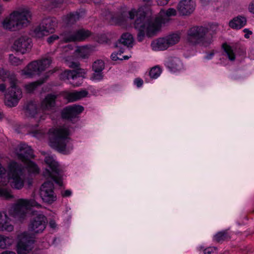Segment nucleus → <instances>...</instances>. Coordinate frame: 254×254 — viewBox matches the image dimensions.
Wrapping results in <instances>:
<instances>
[{"label": "nucleus", "mask_w": 254, "mask_h": 254, "mask_svg": "<svg viewBox=\"0 0 254 254\" xmlns=\"http://www.w3.org/2000/svg\"><path fill=\"white\" fill-rule=\"evenodd\" d=\"M176 14L177 11L173 8H168L166 10H161L159 16L154 19L147 16L142 7L137 10L132 9L128 11L130 19L136 17L134 25L135 29L138 31L137 39L140 42L146 36L151 37L155 36L160 30L162 24L168 22L170 17Z\"/></svg>", "instance_id": "obj_1"}, {"label": "nucleus", "mask_w": 254, "mask_h": 254, "mask_svg": "<svg viewBox=\"0 0 254 254\" xmlns=\"http://www.w3.org/2000/svg\"><path fill=\"white\" fill-rule=\"evenodd\" d=\"M8 172L0 162V187L6 186L8 183L13 189H21L26 182L24 169L15 161H11L8 166Z\"/></svg>", "instance_id": "obj_2"}, {"label": "nucleus", "mask_w": 254, "mask_h": 254, "mask_svg": "<svg viewBox=\"0 0 254 254\" xmlns=\"http://www.w3.org/2000/svg\"><path fill=\"white\" fill-rule=\"evenodd\" d=\"M69 134V128L65 126L50 128L48 132L49 145L61 153H68L72 149Z\"/></svg>", "instance_id": "obj_3"}, {"label": "nucleus", "mask_w": 254, "mask_h": 254, "mask_svg": "<svg viewBox=\"0 0 254 254\" xmlns=\"http://www.w3.org/2000/svg\"><path fill=\"white\" fill-rule=\"evenodd\" d=\"M31 17V12L27 8H20L6 16L1 21V26L10 31L19 30L30 24Z\"/></svg>", "instance_id": "obj_4"}, {"label": "nucleus", "mask_w": 254, "mask_h": 254, "mask_svg": "<svg viewBox=\"0 0 254 254\" xmlns=\"http://www.w3.org/2000/svg\"><path fill=\"white\" fill-rule=\"evenodd\" d=\"M56 98L55 95H48L41 102L38 108L34 103H28L26 108V115L34 118L36 122L45 120L49 112L53 111Z\"/></svg>", "instance_id": "obj_5"}, {"label": "nucleus", "mask_w": 254, "mask_h": 254, "mask_svg": "<svg viewBox=\"0 0 254 254\" xmlns=\"http://www.w3.org/2000/svg\"><path fill=\"white\" fill-rule=\"evenodd\" d=\"M0 79L5 81L8 80L10 87L5 94V104L8 107L16 106L22 97L21 90L16 86L17 80L15 74L0 68Z\"/></svg>", "instance_id": "obj_6"}, {"label": "nucleus", "mask_w": 254, "mask_h": 254, "mask_svg": "<svg viewBox=\"0 0 254 254\" xmlns=\"http://www.w3.org/2000/svg\"><path fill=\"white\" fill-rule=\"evenodd\" d=\"M32 207L42 206L34 199H19L8 208V213L16 220L22 222L26 219L28 210Z\"/></svg>", "instance_id": "obj_7"}, {"label": "nucleus", "mask_w": 254, "mask_h": 254, "mask_svg": "<svg viewBox=\"0 0 254 254\" xmlns=\"http://www.w3.org/2000/svg\"><path fill=\"white\" fill-rule=\"evenodd\" d=\"M18 159L27 167L28 171L32 173H39L37 166L30 159L34 157L33 150L30 146L25 144H20L13 152Z\"/></svg>", "instance_id": "obj_8"}, {"label": "nucleus", "mask_w": 254, "mask_h": 254, "mask_svg": "<svg viewBox=\"0 0 254 254\" xmlns=\"http://www.w3.org/2000/svg\"><path fill=\"white\" fill-rule=\"evenodd\" d=\"M208 29L202 26H194L188 31L187 40L191 45L201 44L206 46L211 42V40H206Z\"/></svg>", "instance_id": "obj_9"}, {"label": "nucleus", "mask_w": 254, "mask_h": 254, "mask_svg": "<svg viewBox=\"0 0 254 254\" xmlns=\"http://www.w3.org/2000/svg\"><path fill=\"white\" fill-rule=\"evenodd\" d=\"M45 162L48 165L49 169H46L43 174L47 179L55 182L60 186H62V176L60 173L59 164L54 159L53 156L49 154H47Z\"/></svg>", "instance_id": "obj_10"}, {"label": "nucleus", "mask_w": 254, "mask_h": 254, "mask_svg": "<svg viewBox=\"0 0 254 254\" xmlns=\"http://www.w3.org/2000/svg\"><path fill=\"white\" fill-rule=\"evenodd\" d=\"M52 63L51 58L44 59L32 62L21 71V75L26 77H31L39 74L49 67Z\"/></svg>", "instance_id": "obj_11"}, {"label": "nucleus", "mask_w": 254, "mask_h": 254, "mask_svg": "<svg viewBox=\"0 0 254 254\" xmlns=\"http://www.w3.org/2000/svg\"><path fill=\"white\" fill-rule=\"evenodd\" d=\"M34 241L28 232H23L17 236L16 251L18 254H27L33 248Z\"/></svg>", "instance_id": "obj_12"}, {"label": "nucleus", "mask_w": 254, "mask_h": 254, "mask_svg": "<svg viewBox=\"0 0 254 254\" xmlns=\"http://www.w3.org/2000/svg\"><path fill=\"white\" fill-rule=\"evenodd\" d=\"M33 215L34 216L29 224L28 230L33 234L42 233L46 228L47 218L42 214H35L33 212Z\"/></svg>", "instance_id": "obj_13"}, {"label": "nucleus", "mask_w": 254, "mask_h": 254, "mask_svg": "<svg viewBox=\"0 0 254 254\" xmlns=\"http://www.w3.org/2000/svg\"><path fill=\"white\" fill-rule=\"evenodd\" d=\"M40 196L45 202L51 204L57 199L54 191V185L51 181L44 183L40 188Z\"/></svg>", "instance_id": "obj_14"}, {"label": "nucleus", "mask_w": 254, "mask_h": 254, "mask_svg": "<svg viewBox=\"0 0 254 254\" xmlns=\"http://www.w3.org/2000/svg\"><path fill=\"white\" fill-rule=\"evenodd\" d=\"M91 34L88 30L80 29L76 32H65L61 35V39L65 42L82 41Z\"/></svg>", "instance_id": "obj_15"}, {"label": "nucleus", "mask_w": 254, "mask_h": 254, "mask_svg": "<svg viewBox=\"0 0 254 254\" xmlns=\"http://www.w3.org/2000/svg\"><path fill=\"white\" fill-rule=\"evenodd\" d=\"M31 40L28 37L21 36L14 41L12 48L24 54L31 49Z\"/></svg>", "instance_id": "obj_16"}, {"label": "nucleus", "mask_w": 254, "mask_h": 254, "mask_svg": "<svg viewBox=\"0 0 254 254\" xmlns=\"http://www.w3.org/2000/svg\"><path fill=\"white\" fill-rule=\"evenodd\" d=\"M195 6L194 0H181L178 5V10L182 15H187L194 11Z\"/></svg>", "instance_id": "obj_17"}, {"label": "nucleus", "mask_w": 254, "mask_h": 254, "mask_svg": "<svg viewBox=\"0 0 254 254\" xmlns=\"http://www.w3.org/2000/svg\"><path fill=\"white\" fill-rule=\"evenodd\" d=\"M14 226L11 223V219L6 212L0 211V231L12 232Z\"/></svg>", "instance_id": "obj_18"}, {"label": "nucleus", "mask_w": 254, "mask_h": 254, "mask_svg": "<svg viewBox=\"0 0 254 254\" xmlns=\"http://www.w3.org/2000/svg\"><path fill=\"white\" fill-rule=\"evenodd\" d=\"M83 109V107L80 105L67 107L62 112V117L64 119L70 120L81 113Z\"/></svg>", "instance_id": "obj_19"}, {"label": "nucleus", "mask_w": 254, "mask_h": 254, "mask_svg": "<svg viewBox=\"0 0 254 254\" xmlns=\"http://www.w3.org/2000/svg\"><path fill=\"white\" fill-rule=\"evenodd\" d=\"M88 95V92L85 90L73 92L66 91L64 93V98L68 102H74L85 97Z\"/></svg>", "instance_id": "obj_20"}, {"label": "nucleus", "mask_w": 254, "mask_h": 254, "mask_svg": "<svg viewBox=\"0 0 254 254\" xmlns=\"http://www.w3.org/2000/svg\"><path fill=\"white\" fill-rule=\"evenodd\" d=\"M151 47L154 51H164L169 48L164 37L153 40Z\"/></svg>", "instance_id": "obj_21"}, {"label": "nucleus", "mask_w": 254, "mask_h": 254, "mask_svg": "<svg viewBox=\"0 0 254 254\" xmlns=\"http://www.w3.org/2000/svg\"><path fill=\"white\" fill-rule=\"evenodd\" d=\"M57 20L54 18H48L43 19L41 25L44 27L49 34L53 33L57 26Z\"/></svg>", "instance_id": "obj_22"}, {"label": "nucleus", "mask_w": 254, "mask_h": 254, "mask_svg": "<svg viewBox=\"0 0 254 254\" xmlns=\"http://www.w3.org/2000/svg\"><path fill=\"white\" fill-rule=\"evenodd\" d=\"M75 75V80L74 81H70V83L74 86H79L81 83L82 79L85 78L86 71L82 68H77L76 70H72Z\"/></svg>", "instance_id": "obj_23"}, {"label": "nucleus", "mask_w": 254, "mask_h": 254, "mask_svg": "<svg viewBox=\"0 0 254 254\" xmlns=\"http://www.w3.org/2000/svg\"><path fill=\"white\" fill-rule=\"evenodd\" d=\"M166 65L173 72L179 71L183 67L181 61L177 58H171L169 59L166 63Z\"/></svg>", "instance_id": "obj_24"}, {"label": "nucleus", "mask_w": 254, "mask_h": 254, "mask_svg": "<svg viewBox=\"0 0 254 254\" xmlns=\"http://www.w3.org/2000/svg\"><path fill=\"white\" fill-rule=\"evenodd\" d=\"M247 22L245 17L238 16L229 22V26L233 29H238L244 26Z\"/></svg>", "instance_id": "obj_25"}, {"label": "nucleus", "mask_w": 254, "mask_h": 254, "mask_svg": "<svg viewBox=\"0 0 254 254\" xmlns=\"http://www.w3.org/2000/svg\"><path fill=\"white\" fill-rule=\"evenodd\" d=\"M14 243L12 237L0 234V249H5L10 247Z\"/></svg>", "instance_id": "obj_26"}, {"label": "nucleus", "mask_w": 254, "mask_h": 254, "mask_svg": "<svg viewBox=\"0 0 254 254\" xmlns=\"http://www.w3.org/2000/svg\"><path fill=\"white\" fill-rule=\"evenodd\" d=\"M164 37L169 48L178 43L181 39L180 34L178 33H173Z\"/></svg>", "instance_id": "obj_27"}, {"label": "nucleus", "mask_w": 254, "mask_h": 254, "mask_svg": "<svg viewBox=\"0 0 254 254\" xmlns=\"http://www.w3.org/2000/svg\"><path fill=\"white\" fill-rule=\"evenodd\" d=\"M32 35L37 38H42L49 35L41 24L35 27L33 31Z\"/></svg>", "instance_id": "obj_28"}, {"label": "nucleus", "mask_w": 254, "mask_h": 254, "mask_svg": "<svg viewBox=\"0 0 254 254\" xmlns=\"http://www.w3.org/2000/svg\"><path fill=\"white\" fill-rule=\"evenodd\" d=\"M78 56L82 58H87L91 53V49L87 46L78 47L75 50Z\"/></svg>", "instance_id": "obj_29"}, {"label": "nucleus", "mask_w": 254, "mask_h": 254, "mask_svg": "<svg viewBox=\"0 0 254 254\" xmlns=\"http://www.w3.org/2000/svg\"><path fill=\"white\" fill-rule=\"evenodd\" d=\"M80 17L81 15L78 12L70 13L64 18V21L66 24H72L78 20Z\"/></svg>", "instance_id": "obj_30"}, {"label": "nucleus", "mask_w": 254, "mask_h": 254, "mask_svg": "<svg viewBox=\"0 0 254 254\" xmlns=\"http://www.w3.org/2000/svg\"><path fill=\"white\" fill-rule=\"evenodd\" d=\"M133 41L132 36L129 33H125L122 35L121 39H120V42L125 46L129 47L131 46Z\"/></svg>", "instance_id": "obj_31"}, {"label": "nucleus", "mask_w": 254, "mask_h": 254, "mask_svg": "<svg viewBox=\"0 0 254 254\" xmlns=\"http://www.w3.org/2000/svg\"><path fill=\"white\" fill-rule=\"evenodd\" d=\"M60 78L63 80H71V81H74L75 80V75L72 70H65L61 73Z\"/></svg>", "instance_id": "obj_32"}, {"label": "nucleus", "mask_w": 254, "mask_h": 254, "mask_svg": "<svg viewBox=\"0 0 254 254\" xmlns=\"http://www.w3.org/2000/svg\"><path fill=\"white\" fill-rule=\"evenodd\" d=\"M111 23L112 24L122 25L125 21H126L127 18L125 14H122L121 15L111 16Z\"/></svg>", "instance_id": "obj_33"}, {"label": "nucleus", "mask_w": 254, "mask_h": 254, "mask_svg": "<svg viewBox=\"0 0 254 254\" xmlns=\"http://www.w3.org/2000/svg\"><path fill=\"white\" fill-rule=\"evenodd\" d=\"M44 81H35L26 84L24 86L25 91L28 93H31L34 91L38 86L43 83Z\"/></svg>", "instance_id": "obj_34"}, {"label": "nucleus", "mask_w": 254, "mask_h": 254, "mask_svg": "<svg viewBox=\"0 0 254 254\" xmlns=\"http://www.w3.org/2000/svg\"><path fill=\"white\" fill-rule=\"evenodd\" d=\"M0 197L4 199H10L13 197L10 190L0 187Z\"/></svg>", "instance_id": "obj_35"}, {"label": "nucleus", "mask_w": 254, "mask_h": 254, "mask_svg": "<svg viewBox=\"0 0 254 254\" xmlns=\"http://www.w3.org/2000/svg\"><path fill=\"white\" fill-rule=\"evenodd\" d=\"M223 47L229 59L234 61L235 59V55L232 47L226 44H224Z\"/></svg>", "instance_id": "obj_36"}, {"label": "nucleus", "mask_w": 254, "mask_h": 254, "mask_svg": "<svg viewBox=\"0 0 254 254\" xmlns=\"http://www.w3.org/2000/svg\"><path fill=\"white\" fill-rule=\"evenodd\" d=\"M161 72V68L159 66H155L150 69L149 76L151 78L156 79L160 75Z\"/></svg>", "instance_id": "obj_37"}, {"label": "nucleus", "mask_w": 254, "mask_h": 254, "mask_svg": "<svg viewBox=\"0 0 254 254\" xmlns=\"http://www.w3.org/2000/svg\"><path fill=\"white\" fill-rule=\"evenodd\" d=\"M105 64L104 62L101 60H98L93 64L92 68L94 71H101L104 69Z\"/></svg>", "instance_id": "obj_38"}, {"label": "nucleus", "mask_w": 254, "mask_h": 254, "mask_svg": "<svg viewBox=\"0 0 254 254\" xmlns=\"http://www.w3.org/2000/svg\"><path fill=\"white\" fill-rule=\"evenodd\" d=\"M228 235L226 231H221L217 233L214 236V240L219 242L227 239Z\"/></svg>", "instance_id": "obj_39"}, {"label": "nucleus", "mask_w": 254, "mask_h": 254, "mask_svg": "<svg viewBox=\"0 0 254 254\" xmlns=\"http://www.w3.org/2000/svg\"><path fill=\"white\" fill-rule=\"evenodd\" d=\"M9 62L11 64L15 66L20 65L22 63V60L19 59L12 54L9 56Z\"/></svg>", "instance_id": "obj_40"}, {"label": "nucleus", "mask_w": 254, "mask_h": 254, "mask_svg": "<svg viewBox=\"0 0 254 254\" xmlns=\"http://www.w3.org/2000/svg\"><path fill=\"white\" fill-rule=\"evenodd\" d=\"M94 72L93 74L91 79L93 81H99L103 78V75L102 71H94Z\"/></svg>", "instance_id": "obj_41"}, {"label": "nucleus", "mask_w": 254, "mask_h": 254, "mask_svg": "<svg viewBox=\"0 0 254 254\" xmlns=\"http://www.w3.org/2000/svg\"><path fill=\"white\" fill-rule=\"evenodd\" d=\"M198 249L199 251H203L204 254H212L216 250V249L214 247H208L204 249V247L202 246H199L198 248Z\"/></svg>", "instance_id": "obj_42"}, {"label": "nucleus", "mask_w": 254, "mask_h": 254, "mask_svg": "<svg viewBox=\"0 0 254 254\" xmlns=\"http://www.w3.org/2000/svg\"><path fill=\"white\" fill-rule=\"evenodd\" d=\"M124 52L123 51H120V53H114L111 56V59L112 60L116 61L117 60H123V59L121 58V54Z\"/></svg>", "instance_id": "obj_43"}, {"label": "nucleus", "mask_w": 254, "mask_h": 254, "mask_svg": "<svg viewBox=\"0 0 254 254\" xmlns=\"http://www.w3.org/2000/svg\"><path fill=\"white\" fill-rule=\"evenodd\" d=\"M32 135L37 138H40L44 134V132L41 130H37L31 132Z\"/></svg>", "instance_id": "obj_44"}, {"label": "nucleus", "mask_w": 254, "mask_h": 254, "mask_svg": "<svg viewBox=\"0 0 254 254\" xmlns=\"http://www.w3.org/2000/svg\"><path fill=\"white\" fill-rule=\"evenodd\" d=\"M58 39H59L58 36H57L56 35H53L50 36L47 39V42L49 44H51V43H53L55 41L58 40Z\"/></svg>", "instance_id": "obj_45"}, {"label": "nucleus", "mask_w": 254, "mask_h": 254, "mask_svg": "<svg viewBox=\"0 0 254 254\" xmlns=\"http://www.w3.org/2000/svg\"><path fill=\"white\" fill-rule=\"evenodd\" d=\"M143 80L140 78H136L134 80V84L138 87H141L143 84Z\"/></svg>", "instance_id": "obj_46"}, {"label": "nucleus", "mask_w": 254, "mask_h": 254, "mask_svg": "<svg viewBox=\"0 0 254 254\" xmlns=\"http://www.w3.org/2000/svg\"><path fill=\"white\" fill-rule=\"evenodd\" d=\"M170 0H156V2L159 5H166Z\"/></svg>", "instance_id": "obj_47"}, {"label": "nucleus", "mask_w": 254, "mask_h": 254, "mask_svg": "<svg viewBox=\"0 0 254 254\" xmlns=\"http://www.w3.org/2000/svg\"><path fill=\"white\" fill-rule=\"evenodd\" d=\"M248 9L250 12L254 14V0L250 3Z\"/></svg>", "instance_id": "obj_48"}, {"label": "nucleus", "mask_w": 254, "mask_h": 254, "mask_svg": "<svg viewBox=\"0 0 254 254\" xmlns=\"http://www.w3.org/2000/svg\"><path fill=\"white\" fill-rule=\"evenodd\" d=\"M243 31L245 33V37L246 38H249L250 37V35L252 34V32L247 28L244 29Z\"/></svg>", "instance_id": "obj_49"}, {"label": "nucleus", "mask_w": 254, "mask_h": 254, "mask_svg": "<svg viewBox=\"0 0 254 254\" xmlns=\"http://www.w3.org/2000/svg\"><path fill=\"white\" fill-rule=\"evenodd\" d=\"M71 193L72 192L70 190H66L62 192V195L64 197L69 196L71 195Z\"/></svg>", "instance_id": "obj_50"}, {"label": "nucleus", "mask_w": 254, "mask_h": 254, "mask_svg": "<svg viewBox=\"0 0 254 254\" xmlns=\"http://www.w3.org/2000/svg\"><path fill=\"white\" fill-rule=\"evenodd\" d=\"M67 64L69 67H70L71 68L77 67L78 65V64L77 63L68 62H67Z\"/></svg>", "instance_id": "obj_51"}, {"label": "nucleus", "mask_w": 254, "mask_h": 254, "mask_svg": "<svg viewBox=\"0 0 254 254\" xmlns=\"http://www.w3.org/2000/svg\"><path fill=\"white\" fill-rule=\"evenodd\" d=\"M6 89V86L4 84L2 83L0 84V91L3 92Z\"/></svg>", "instance_id": "obj_52"}, {"label": "nucleus", "mask_w": 254, "mask_h": 254, "mask_svg": "<svg viewBox=\"0 0 254 254\" xmlns=\"http://www.w3.org/2000/svg\"><path fill=\"white\" fill-rule=\"evenodd\" d=\"M0 254H16V253L13 251H5L2 252Z\"/></svg>", "instance_id": "obj_53"}, {"label": "nucleus", "mask_w": 254, "mask_h": 254, "mask_svg": "<svg viewBox=\"0 0 254 254\" xmlns=\"http://www.w3.org/2000/svg\"><path fill=\"white\" fill-rule=\"evenodd\" d=\"M50 226L52 228H55L56 227V224L54 221H51L50 222Z\"/></svg>", "instance_id": "obj_54"}, {"label": "nucleus", "mask_w": 254, "mask_h": 254, "mask_svg": "<svg viewBox=\"0 0 254 254\" xmlns=\"http://www.w3.org/2000/svg\"><path fill=\"white\" fill-rule=\"evenodd\" d=\"M130 57V56H123V57H121L123 60H128L129 58Z\"/></svg>", "instance_id": "obj_55"}, {"label": "nucleus", "mask_w": 254, "mask_h": 254, "mask_svg": "<svg viewBox=\"0 0 254 254\" xmlns=\"http://www.w3.org/2000/svg\"><path fill=\"white\" fill-rule=\"evenodd\" d=\"M201 3L203 5H205L207 4L206 0H201Z\"/></svg>", "instance_id": "obj_56"}, {"label": "nucleus", "mask_w": 254, "mask_h": 254, "mask_svg": "<svg viewBox=\"0 0 254 254\" xmlns=\"http://www.w3.org/2000/svg\"><path fill=\"white\" fill-rule=\"evenodd\" d=\"M94 0V2L95 4H98L101 1V0Z\"/></svg>", "instance_id": "obj_57"}, {"label": "nucleus", "mask_w": 254, "mask_h": 254, "mask_svg": "<svg viewBox=\"0 0 254 254\" xmlns=\"http://www.w3.org/2000/svg\"><path fill=\"white\" fill-rule=\"evenodd\" d=\"M3 11V7L1 4H0V14Z\"/></svg>", "instance_id": "obj_58"}, {"label": "nucleus", "mask_w": 254, "mask_h": 254, "mask_svg": "<svg viewBox=\"0 0 254 254\" xmlns=\"http://www.w3.org/2000/svg\"><path fill=\"white\" fill-rule=\"evenodd\" d=\"M212 56H213V54H210V55L209 57L207 56L206 57V58L208 59H210Z\"/></svg>", "instance_id": "obj_59"}, {"label": "nucleus", "mask_w": 254, "mask_h": 254, "mask_svg": "<svg viewBox=\"0 0 254 254\" xmlns=\"http://www.w3.org/2000/svg\"><path fill=\"white\" fill-rule=\"evenodd\" d=\"M2 119V115L0 113V120H1Z\"/></svg>", "instance_id": "obj_60"}, {"label": "nucleus", "mask_w": 254, "mask_h": 254, "mask_svg": "<svg viewBox=\"0 0 254 254\" xmlns=\"http://www.w3.org/2000/svg\"><path fill=\"white\" fill-rule=\"evenodd\" d=\"M31 184V182L28 181V185L30 186Z\"/></svg>", "instance_id": "obj_61"}, {"label": "nucleus", "mask_w": 254, "mask_h": 254, "mask_svg": "<svg viewBox=\"0 0 254 254\" xmlns=\"http://www.w3.org/2000/svg\"><path fill=\"white\" fill-rule=\"evenodd\" d=\"M144 1H149L150 0H143Z\"/></svg>", "instance_id": "obj_62"}]
</instances>
